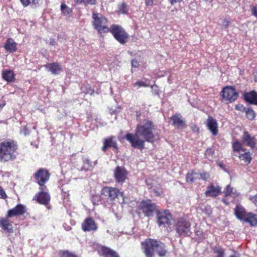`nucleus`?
<instances>
[{
  "instance_id": "1",
  "label": "nucleus",
  "mask_w": 257,
  "mask_h": 257,
  "mask_svg": "<svg viewBox=\"0 0 257 257\" xmlns=\"http://www.w3.org/2000/svg\"><path fill=\"white\" fill-rule=\"evenodd\" d=\"M155 125L153 121L145 119L137 124L134 134L127 133L124 136L132 147L140 150L145 148V142L153 143L156 140L154 132Z\"/></svg>"
},
{
  "instance_id": "2",
  "label": "nucleus",
  "mask_w": 257,
  "mask_h": 257,
  "mask_svg": "<svg viewBox=\"0 0 257 257\" xmlns=\"http://www.w3.org/2000/svg\"><path fill=\"white\" fill-rule=\"evenodd\" d=\"M141 244L146 257H153L155 251L160 257L165 256L168 253L165 244L157 240L148 238L142 242Z\"/></svg>"
},
{
  "instance_id": "3",
  "label": "nucleus",
  "mask_w": 257,
  "mask_h": 257,
  "mask_svg": "<svg viewBox=\"0 0 257 257\" xmlns=\"http://www.w3.org/2000/svg\"><path fill=\"white\" fill-rule=\"evenodd\" d=\"M16 149L17 146L13 142L0 143V161L7 162L15 159L14 153Z\"/></svg>"
},
{
  "instance_id": "4",
  "label": "nucleus",
  "mask_w": 257,
  "mask_h": 257,
  "mask_svg": "<svg viewBox=\"0 0 257 257\" xmlns=\"http://www.w3.org/2000/svg\"><path fill=\"white\" fill-rule=\"evenodd\" d=\"M138 211L142 213L146 217H152L158 212L156 204L150 199L143 200L139 204Z\"/></svg>"
},
{
  "instance_id": "5",
  "label": "nucleus",
  "mask_w": 257,
  "mask_h": 257,
  "mask_svg": "<svg viewBox=\"0 0 257 257\" xmlns=\"http://www.w3.org/2000/svg\"><path fill=\"white\" fill-rule=\"evenodd\" d=\"M92 25L94 28L101 34L109 31L107 26V20L101 14L93 13L92 14Z\"/></svg>"
},
{
  "instance_id": "6",
  "label": "nucleus",
  "mask_w": 257,
  "mask_h": 257,
  "mask_svg": "<svg viewBox=\"0 0 257 257\" xmlns=\"http://www.w3.org/2000/svg\"><path fill=\"white\" fill-rule=\"evenodd\" d=\"M175 230L180 236H190L192 234L191 223L187 219L180 218L175 224Z\"/></svg>"
},
{
  "instance_id": "7",
  "label": "nucleus",
  "mask_w": 257,
  "mask_h": 257,
  "mask_svg": "<svg viewBox=\"0 0 257 257\" xmlns=\"http://www.w3.org/2000/svg\"><path fill=\"white\" fill-rule=\"evenodd\" d=\"M109 32H111L114 38L121 44H125L129 39L128 34L119 25H112Z\"/></svg>"
},
{
  "instance_id": "8",
  "label": "nucleus",
  "mask_w": 257,
  "mask_h": 257,
  "mask_svg": "<svg viewBox=\"0 0 257 257\" xmlns=\"http://www.w3.org/2000/svg\"><path fill=\"white\" fill-rule=\"evenodd\" d=\"M36 182L39 185L40 190H47V187L45 184L49 180L50 174L48 170L45 169H40L33 175Z\"/></svg>"
},
{
  "instance_id": "9",
  "label": "nucleus",
  "mask_w": 257,
  "mask_h": 257,
  "mask_svg": "<svg viewBox=\"0 0 257 257\" xmlns=\"http://www.w3.org/2000/svg\"><path fill=\"white\" fill-rule=\"evenodd\" d=\"M157 222L159 227L169 226L172 223V216L169 210L160 211L157 212Z\"/></svg>"
},
{
  "instance_id": "10",
  "label": "nucleus",
  "mask_w": 257,
  "mask_h": 257,
  "mask_svg": "<svg viewBox=\"0 0 257 257\" xmlns=\"http://www.w3.org/2000/svg\"><path fill=\"white\" fill-rule=\"evenodd\" d=\"M221 95L223 99L232 102L237 98L238 93L233 87L226 86L221 91Z\"/></svg>"
},
{
  "instance_id": "11",
  "label": "nucleus",
  "mask_w": 257,
  "mask_h": 257,
  "mask_svg": "<svg viewBox=\"0 0 257 257\" xmlns=\"http://www.w3.org/2000/svg\"><path fill=\"white\" fill-rule=\"evenodd\" d=\"M128 172L122 166H117L114 170L113 176L116 183L122 184L127 178Z\"/></svg>"
},
{
  "instance_id": "12",
  "label": "nucleus",
  "mask_w": 257,
  "mask_h": 257,
  "mask_svg": "<svg viewBox=\"0 0 257 257\" xmlns=\"http://www.w3.org/2000/svg\"><path fill=\"white\" fill-rule=\"evenodd\" d=\"M101 193L108 200L112 201L118 196L119 191L116 188L106 186L102 188Z\"/></svg>"
},
{
  "instance_id": "13",
  "label": "nucleus",
  "mask_w": 257,
  "mask_h": 257,
  "mask_svg": "<svg viewBox=\"0 0 257 257\" xmlns=\"http://www.w3.org/2000/svg\"><path fill=\"white\" fill-rule=\"evenodd\" d=\"M82 229L84 231H95L98 227L97 224L92 218L85 219L81 225Z\"/></svg>"
},
{
  "instance_id": "14",
  "label": "nucleus",
  "mask_w": 257,
  "mask_h": 257,
  "mask_svg": "<svg viewBox=\"0 0 257 257\" xmlns=\"http://www.w3.org/2000/svg\"><path fill=\"white\" fill-rule=\"evenodd\" d=\"M27 211L25 206L22 204H18L14 208L8 211V217H12L24 214Z\"/></svg>"
},
{
  "instance_id": "15",
  "label": "nucleus",
  "mask_w": 257,
  "mask_h": 257,
  "mask_svg": "<svg viewBox=\"0 0 257 257\" xmlns=\"http://www.w3.org/2000/svg\"><path fill=\"white\" fill-rule=\"evenodd\" d=\"M221 187L219 186H215L213 184L207 187L205 195L207 197H217L221 193Z\"/></svg>"
},
{
  "instance_id": "16",
  "label": "nucleus",
  "mask_w": 257,
  "mask_h": 257,
  "mask_svg": "<svg viewBox=\"0 0 257 257\" xmlns=\"http://www.w3.org/2000/svg\"><path fill=\"white\" fill-rule=\"evenodd\" d=\"M46 190H41L35 196L37 201L40 204L47 205L49 203L50 200L49 194L45 191Z\"/></svg>"
},
{
  "instance_id": "17",
  "label": "nucleus",
  "mask_w": 257,
  "mask_h": 257,
  "mask_svg": "<svg viewBox=\"0 0 257 257\" xmlns=\"http://www.w3.org/2000/svg\"><path fill=\"white\" fill-rule=\"evenodd\" d=\"M207 128L212 135L216 136L218 134V123L216 119L212 116H209L207 120Z\"/></svg>"
},
{
  "instance_id": "18",
  "label": "nucleus",
  "mask_w": 257,
  "mask_h": 257,
  "mask_svg": "<svg viewBox=\"0 0 257 257\" xmlns=\"http://www.w3.org/2000/svg\"><path fill=\"white\" fill-rule=\"evenodd\" d=\"M109 148L117 149V145L114 137H110L105 139L103 141V146L102 147V151L105 152Z\"/></svg>"
},
{
  "instance_id": "19",
  "label": "nucleus",
  "mask_w": 257,
  "mask_h": 257,
  "mask_svg": "<svg viewBox=\"0 0 257 257\" xmlns=\"http://www.w3.org/2000/svg\"><path fill=\"white\" fill-rule=\"evenodd\" d=\"M243 143L247 146L251 148L255 147V139L254 137H252L247 132H244L242 137Z\"/></svg>"
},
{
  "instance_id": "20",
  "label": "nucleus",
  "mask_w": 257,
  "mask_h": 257,
  "mask_svg": "<svg viewBox=\"0 0 257 257\" xmlns=\"http://www.w3.org/2000/svg\"><path fill=\"white\" fill-rule=\"evenodd\" d=\"M244 100L251 104L257 105V92L252 90L244 94Z\"/></svg>"
},
{
  "instance_id": "21",
  "label": "nucleus",
  "mask_w": 257,
  "mask_h": 257,
  "mask_svg": "<svg viewBox=\"0 0 257 257\" xmlns=\"http://www.w3.org/2000/svg\"><path fill=\"white\" fill-rule=\"evenodd\" d=\"M234 213L236 217L240 220H245L246 217V212L245 208L240 204H237L234 209Z\"/></svg>"
},
{
  "instance_id": "22",
  "label": "nucleus",
  "mask_w": 257,
  "mask_h": 257,
  "mask_svg": "<svg viewBox=\"0 0 257 257\" xmlns=\"http://www.w3.org/2000/svg\"><path fill=\"white\" fill-rule=\"evenodd\" d=\"M17 44L12 38H8L4 46L5 50L9 53L15 52L17 48Z\"/></svg>"
},
{
  "instance_id": "23",
  "label": "nucleus",
  "mask_w": 257,
  "mask_h": 257,
  "mask_svg": "<svg viewBox=\"0 0 257 257\" xmlns=\"http://www.w3.org/2000/svg\"><path fill=\"white\" fill-rule=\"evenodd\" d=\"M171 120L173 121L172 125L176 126L177 128H184L185 127V122L181 118L180 114H176L170 118Z\"/></svg>"
},
{
  "instance_id": "24",
  "label": "nucleus",
  "mask_w": 257,
  "mask_h": 257,
  "mask_svg": "<svg viewBox=\"0 0 257 257\" xmlns=\"http://www.w3.org/2000/svg\"><path fill=\"white\" fill-rule=\"evenodd\" d=\"M45 67L53 74L57 75L62 71V67L58 63H51L47 64Z\"/></svg>"
},
{
  "instance_id": "25",
  "label": "nucleus",
  "mask_w": 257,
  "mask_h": 257,
  "mask_svg": "<svg viewBox=\"0 0 257 257\" xmlns=\"http://www.w3.org/2000/svg\"><path fill=\"white\" fill-rule=\"evenodd\" d=\"M83 165L80 168L81 171H87L91 170L96 165L95 162H92L87 157H83L82 158Z\"/></svg>"
},
{
  "instance_id": "26",
  "label": "nucleus",
  "mask_w": 257,
  "mask_h": 257,
  "mask_svg": "<svg viewBox=\"0 0 257 257\" xmlns=\"http://www.w3.org/2000/svg\"><path fill=\"white\" fill-rule=\"evenodd\" d=\"M0 226L5 230L9 233L13 232V227L9 222V220L6 218H2L0 219Z\"/></svg>"
},
{
  "instance_id": "27",
  "label": "nucleus",
  "mask_w": 257,
  "mask_h": 257,
  "mask_svg": "<svg viewBox=\"0 0 257 257\" xmlns=\"http://www.w3.org/2000/svg\"><path fill=\"white\" fill-rule=\"evenodd\" d=\"M101 250L103 255L105 256L109 257H119L116 251L105 246H101Z\"/></svg>"
},
{
  "instance_id": "28",
  "label": "nucleus",
  "mask_w": 257,
  "mask_h": 257,
  "mask_svg": "<svg viewBox=\"0 0 257 257\" xmlns=\"http://www.w3.org/2000/svg\"><path fill=\"white\" fill-rule=\"evenodd\" d=\"M3 78L8 82H13L15 79L13 72L10 70H5L2 73Z\"/></svg>"
},
{
  "instance_id": "29",
  "label": "nucleus",
  "mask_w": 257,
  "mask_h": 257,
  "mask_svg": "<svg viewBox=\"0 0 257 257\" xmlns=\"http://www.w3.org/2000/svg\"><path fill=\"white\" fill-rule=\"evenodd\" d=\"M234 189L231 187L230 185H228L223 191V194L225 197L231 196L232 197H235L239 195V193L237 192L235 190L233 191Z\"/></svg>"
},
{
  "instance_id": "30",
  "label": "nucleus",
  "mask_w": 257,
  "mask_h": 257,
  "mask_svg": "<svg viewBox=\"0 0 257 257\" xmlns=\"http://www.w3.org/2000/svg\"><path fill=\"white\" fill-rule=\"evenodd\" d=\"M244 220L252 226L256 225L257 224V215L252 213H248L246 214V217Z\"/></svg>"
},
{
  "instance_id": "31",
  "label": "nucleus",
  "mask_w": 257,
  "mask_h": 257,
  "mask_svg": "<svg viewBox=\"0 0 257 257\" xmlns=\"http://www.w3.org/2000/svg\"><path fill=\"white\" fill-rule=\"evenodd\" d=\"M22 5L26 7L31 5L33 8H36L39 6V0H20Z\"/></svg>"
},
{
  "instance_id": "32",
  "label": "nucleus",
  "mask_w": 257,
  "mask_h": 257,
  "mask_svg": "<svg viewBox=\"0 0 257 257\" xmlns=\"http://www.w3.org/2000/svg\"><path fill=\"white\" fill-rule=\"evenodd\" d=\"M238 157L240 160L244 161V163L246 164L250 163L251 157L249 152H246L245 150L244 152H243V153H239Z\"/></svg>"
},
{
  "instance_id": "33",
  "label": "nucleus",
  "mask_w": 257,
  "mask_h": 257,
  "mask_svg": "<svg viewBox=\"0 0 257 257\" xmlns=\"http://www.w3.org/2000/svg\"><path fill=\"white\" fill-rule=\"evenodd\" d=\"M232 148L234 152H238L241 153V152H244L246 149H243L242 147V144L238 141L236 140L232 143Z\"/></svg>"
},
{
  "instance_id": "34",
  "label": "nucleus",
  "mask_w": 257,
  "mask_h": 257,
  "mask_svg": "<svg viewBox=\"0 0 257 257\" xmlns=\"http://www.w3.org/2000/svg\"><path fill=\"white\" fill-rule=\"evenodd\" d=\"M197 176H198V175H197V173L193 172L191 173L189 172L186 175V181L188 183H191L197 179Z\"/></svg>"
},
{
  "instance_id": "35",
  "label": "nucleus",
  "mask_w": 257,
  "mask_h": 257,
  "mask_svg": "<svg viewBox=\"0 0 257 257\" xmlns=\"http://www.w3.org/2000/svg\"><path fill=\"white\" fill-rule=\"evenodd\" d=\"M128 10V6L124 3L118 5L117 12L119 14H126Z\"/></svg>"
},
{
  "instance_id": "36",
  "label": "nucleus",
  "mask_w": 257,
  "mask_h": 257,
  "mask_svg": "<svg viewBox=\"0 0 257 257\" xmlns=\"http://www.w3.org/2000/svg\"><path fill=\"white\" fill-rule=\"evenodd\" d=\"M213 252L216 254L215 257H224V250L220 246H215L213 249Z\"/></svg>"
},
{
  "instance_id": "37",
  "label": "nucleus",
  "mask_w": 257,
  "mask_h": 257,
  "mask_svg": "<svg viewBox=\"0 0 257 257\" xmlns=\"http://www.w3.org/2000/svg\"><path fill=\"white\" fill-rule=\"evenodd\" d=\"M205 157L209 160H211L213 159L214 155V150L212 148H208L205 152Z\"/></svg>"
},
{
  "instance_id": "38",
  "label": "nucleus",
  "mask_w": 257,
  "mask_h": 257,
  "mask_svg": "<svg viewBox=\"0 0 257 257\" xmlns=\"http://www.w3.org/2000/svg\"><path fill=\"white\" fill-rule=\"evenodd\" d=\"M244 112H245L246 117L248 119L252 120L255 117V112L252 109L246 108Z\"/></svg>"
},
{
  "instance_id": "39",
  "label": "nucleus",
  "mask_w": 257,
  "mask_h": 257,
  "mask_svg": "<svg viewBox=\"0 0 257 257\" xmlns=\"http://www.w3.org/2000/svg\"><path fill=\"white\" fill-rule=\"evenodd\" d=\"M59 257H78L76 255L68 251L61 250L58 253Z\"/></svg>"
},
{
  "instance_id": "40",
  "label": "nucleus",
  "mask_w": 257,
  "mask_h": 257,
  "mask_svg": "<svg viewBox=\"0 0 257 257\" xmlns=\"http://www.w3.org/2000/svg\"><path fill=\"white\" fill-rule=\"evenodd\" d=\"M61 10L62 13L66 15H69L72 12V9L68 8L65 4H62Z\"/></svg>"
},
{
  "instance_id": "41",
  "label": "nucleus",
  "mask_w": 257,
  "mask_h": 257,
  "mask_svg": "<svg viewBox=\"0 0 257 257\" xmlns=\"http://www.w3.org/2000/svg\"><path fill=\"white\" fill-rule=\"evenodd\" d=\"M197 175H198V176H197V179H202L205 181L207 180L210 177L209 174L208 173H197Z\"/></svg>"
},
{
  "instance_id": "42",
  "label": "nucleus",
  "mask_w": 257,
  "mask_h": 257,
  "mask_svg": "<svg viewBox=\"0 0 257 257\" xmlns=\"http://www.w3.org/2000/svg\"><path fill=\"white\" fill-rule=\"evenodd\" d=\"M20 134L23 135L25 136H27L30 135V131L27 127L26 126H23L20 130Z\"/></svg>"
},
{
  "instance_id": "43",
  "label": "nucleus",
  "mask_w": 257,
  "mask_h": 257,
  "mask_svg": "<svg viewBox=\"0 0 257 257\" xmlns=\"http://www.w3.org/2000/svg\"><path fill=\"white\" fill-rule=\"evenodd\" d=\"M82 4L85 6L88 5H95L96 4V0H83Z\"/></svg>"
},
{
  "instance_id": "44",
  "label": "nucleus",
  "mask_w": 257,
  "mask_h": 257,
  "mask_svg": "<svg viewBox=\"0 0 257 257\" xmlns=\"http://www.w3.org/2000/svg\"><path fill=\"white\" fill-rule=\"evenodd\" d=\"M134 85L138 87H147L148 86V85L142 81H138L136 82L134 84Z\"/></svg>"
},
{
  "instance_id": "45",
  "label": "nucleus",
  "mask_w": 257,
  "mask_h": 257,
  "mask_svg": "<svg viewBox=\"0 0 257 257\" xmlns=\"http://www.w3.org/2000/svg\"><path fill=\"white\" fill-rule=\"evenodd\" d=\"M246 108L244 107L242 104H238L235 105V109L242 112H244Z\"/></svg>"
},
{
  "instance_id": "46",
  "label": "nucleus",
  "mask_w": 257,
  "mask_h": 257,
  "mask_svg": "<svg viewBox=\"0 0 257 257\" xmlns=\"http://www.w3.org/2000/svg\"><path fill=\"white\" fill-rule=\"evenodd\" d=\"M251 14L257 18V7L256 6H253L251 8Z\"/></svg>"
},
{
  "instance_id": "47",
  "label": "nucleus",
  "mask_w": 257,
  "mask_h": 257,
  "mask_svg": "<svg viewBox=\"0 0 257 257\" xmlns=\"http://www.w3.org/2000/svg\"><path fill=\"white\" fill-rule=\"evenodd\" d=\"M249 199L256 206H257V194L253 196H250L249 197Z\"/></svg>"
},
{
  "instance_id": "48",
  "label": "nucleus",
  "mask_w": 257,
  "mask_h": 257,
  "mask_svg": "<svg viewBox=\"0 0 257 257\" xmlns=\"http://www.w3.org/2000/svg\"><path fill=\"white\" fill-rule=\"evenodd\" d=\"M132 66L134 68H138L139 66V63L138 61L135 59H133L131 62Z\"/></svg>"
},
{
  "instance_id": "49",
  "label": "nucleus",
  "mask_w": 257,
  "mask_h": 257,
  "mask_svg": "<svg viewBox=\"0 0 257 257\" xmlns=\"http://www.w3.org/2000/svg\"><path fill=\"white\" fill-rule=\"evenodd\" d=\"M120 111V107H117L116 109H110V113H113V114H115V113H117L118 112H119Z\"/></svg>"
},
{
  "instance_id": "50",
  "label": "nucleus",
  "mask_w": 257,
  "mask_h": 257,
  "mask_svg": "<svg viewBox=\"0 0 257 257\" xmlns=\"http://www.w3.org/2000/svg\"><path fill=\"white\" fill-rule=\"evenodd\" d=\"M6 196V194L2 188L0 187V198H4Z\"/></svg>"
},
{
  "instance_id": "51",
  "label": "nucleus",
  "mask_w": 257,
  "mask_h": 257,
  "mask_svg": "<svg viewBox=\"0 0 257 257\" xmlns=\"http://www.w3.org/2000/svg\"><path fill=\"white\" fill-rule=\"evenodd\" d=\"M145 4L147 6H153V0H145Z\"/></svg>"
},
{
  "instance_id": "52",
  "label": "nucleus",
  "mask_w": 257,
  "mask_h": 257,
  "mask_svg": "<svg viewBox=\"0 0 257 257\" xmlns=\"http://www.w3.org/2000/svg\"><path fill=\"white\" fill-rule=\"evenodd\" d=\"M166 75V72L163 71H160L158 73V74H156V77H163Z\"/></svg>"
},
{
  "instance_id": "53",
  "label": "nucleus",
  "mask_w": 257,
  "mask_h": 257,
  "mask_svg": "<svg viewBox=\"0 0 257 257\" xmlns=\"http://www.w3.org/2000/svg\"><path fill=\"white\" fill-rule=\"evenodd\" d=\"M230 24V22L227 20H224L223 22V25L225 27H227Z\"/></svg>"
},
{
  "instance_id": "54",
  "label": "nucleus",
  "mask_w": 257,
  "mask_h": 257,
  "mask_svg": "<svg viewBox=\"0 0 257 257\" xmlns=\"http://www.w3.org/2000/svg\"><path fill=\"white\" fill-rule=\"evenodd\" d=\"M183 0H169L170 3L172 5H174L176 3L182 2Z\"/></svg>"
},
{
  "instance_id": "55",
  "label": "nucleus",
  "mask_w": 257,
  "mask_h": 257,
  "mask_svg": "<svg viewBox=\"0 0 257 257\" xmlns=\"http://www.w3.org/2000/svg\"><path fill=\"white\" fill-rule=\"evenodd\" d=\"M49 44H50V45H51V46H54V45H55V44H56V42H55V40H54V39H53L51 38V39H50V42H49Z\"/></svg>"
},
{
  "instance_id": "56",
  "label": "nucleus",
  "mask_w": 257,
  "mask_h": 257,
  "mask_svg": "<svg viewBox=\"0 0 257 257\" xmlns=\"http://www.w3.org/2000/svg\"><path fill=\"white\" fill-rule=\"evenodd\" d=\"M229 257H239L238 253H237L236 251H234L233 254L230 255Z\"/></svg>"
},
{
  "instance_id": "57",
  "label": "nucleus",
  "mask_w": 257,
  "mask_h": 257,
  "mask_svg": "<svg viewBox=\"0 0 257 257\" xmlns=\"http://www.w3.org/2000/svg\"><path fill=\"white\" fill-rule=\"evenodd\" d=\"M75 2L77 4H82L83 0H74Z\"/></svg>"
},
{
  "instance_id": "58",
  "label": "nucleus",
  "mask_w": 257,
  "mask_h": 257,
  "mask_svg": "<svg viewBox=\"0 0 257 257\" xmlns=\"http://www.w3.org/2000/svg\"><path fill=\"white\" fill-rule=\"evenodd\" d=\"M5 103H0V110L5 105Z\"/></svg>"
},
{
  "instance_id": "59",
  "label": "nucleus",
  "mask_w": 257,
  "mask_h": 257,
  "mask_svg": "<svg viewBox=\"0 0 257 257\" xmlns=\"http://www.w3.org/2000/svg\"><path fill=\"white\" fill-rule=\"evenodd\" d=\"M222 201L223 202H224L225 204H226V205H228V202L226 201V199H222Z\"/></svg>"
},
{
  "instance_id": "60",
  "label": "nucleus",
  "mask_w": 257,
  "mask_h": 257,
  "mask_svg": "<svg viewBox=\"0 0 257 257\" xmlns=\"http://www.w3.org/2000/svg\"><path fill=\"white\" fill-rule=\"evenodd\" d=\"M195 130H196V131H198L199 128L197 126H195L194 130L195 131Z\"/></svg>"
},
{
  "instance_id": "61",
  "label": "nucleus",
  "mask_w": 257,
  "mask_h": 257,
  "mask_svg": "<svg viewBox=\"0 0 257 257\" xmlns=\"http://www.w3.org/2000/svg\"><path fill=\"white\" fill-rule=\"evenodd\" d=\"M255 143H256L255 147L254 148H256L257 149V140H255Z\"/></svg>"
},
{
  "instance_id": "62",
  "label": "nucleus",
  "mask_w": 257,
  "mask_h": 257,
  "mask_svg": "<svg viewBox=\"0 0 257 257\" xmlns=\"http://www.w3.org/2000/svg\"><path fill=\"white\" fill-rule=\"evenodd\" d=\"M58 39H59L61 38L60 35H58Z\"/></svg>"
}]
</instances>
